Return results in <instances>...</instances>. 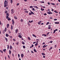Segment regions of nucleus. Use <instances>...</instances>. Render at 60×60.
Wrapping results in <instances>:
<instances>
[{"mask_svg": "<svg viewBox=\"0 0 60 60\" xmlns=\"http://www.w3.org/2000/svg\"><path fill=\"white\" fill-rule=\"evenodd\" d=\"M8 6V3L6 0H5L4 2V7H6Z\"/></svg>", "mask_w": 60, "mask_h": 60, "instance_id": "f257e3e1", "label": "nucleus"}, {"mask_svg": "<svg viewBox=\"0 0 60 60\" xmlns=\"http://www.w3.org/2000/svg\"><path fill=\"white\" fill-rule=\"evenodd\" d=\"M11 14H13L14 12V9H11Z\"/></svg>", "mask_w": 60, "mask_h": 60, "instance_id": "f03ea898", "label": "nucleus"}, {"mask_svg": "<svg viewBox=\"0 0 60 60\" xmlns=\"http://www.w3.org/2000/svg\"><path fill=\"white\" fill-rule=\"evenodd\" d=\"M47 13L49 14H50V15L51 14H53V13L51 11H50V12H47Z\"/></svg>", "mask_w": 60, "mask_h": 60, "instance_id": "7ed1b4c3", "label": "nucleus"}, {"mask_svg": "<svg viewBox=\"0 0 60 60\" xmlns=\"http://www.w3.org/2000/svg\"><path fill=\"white\" fill-rule=\"evenodd\" d=\"M51 26L50 25H49L48 26V29H50L51 28Z\"/></svg>", "mask_w": 60, "mask_h": 60, "instance_id": "20e7f679", "label": "nucleus"}, {"mask_svg": "<svg viewBox=\"0 0 60 60\" xmlns=\"http://www.w3.org/2000/svg\"><path fill=\"white\" fill-rule=\"evenodd\" d=\"M14 18L15 19H18V18L17 17V16H16V15H15L14 16Z\"/></svg>", "mask_w": 60, "mask_h": 60, "instance_id": "39448f33", "label": "nucleus"}, {"mask_svg": "<svg viewBox=\"0 0 60 60\" xmlns=\"http://www.w3.org/2000/svg\"><path fill=\"white\" fill-rule=\"evenodd\" d=\"M4 38L5 39L6 42H7V41H8V39H7V38H5V37H4Z\"/></svg>", "mask_w": 60, "mask_h": 60, "instance_id": "423d86ee", "label": "nucleus"}, {"mask_svg": "<svg viewBox=\"0 0 60 60\" xmlns=\"http://www.w3.org/2000/svg\"><path fill=\"white\" fill-rule=\"evenodd\" d=\"M30 11L31 12V14H34V13L32 12V11Z\"/></svg>", "mask_w": 60, "mask_h": 60, "instance_id": "0eeeda50", "label": "nucleus"}, {"mask_svg": "<svg viewBox=\"0 0 60 60\" xmlns=\"http://www.w3.org/2000/svg\"><path fill=\"white\" fill-rule=\"evenodd\" d=\"M21 57H22H22H24V54H23L22 53L21 54Z\"/></svg>", "mask_w": 60, "mask_h": 60, "instance_id": "6e6552de", "label": "nucleus"}, {"mask_svg": "<svg viewBox=\"0 0 60 60\" xmlns=\"http://www.w3.org/2000/svg\"><path fill=\"white\" fill-rule=\"evenodd\" d=\"M18 37H19L20 38H22V36H21L20 35H19L18 36Z\"/></svg>", "mask_w": 60, "mask_h": 60, "instance_id": "1a4fd4ad", "label": "nucleus"}, {"mask_svg": "<svg viewBox=\"0 0 60 60\" xmlns=\"http://www.w3.org/2000/svg\"><path fill=\"white\" fill-rule=\"evenodd\" d=\"M55 24H59V22H55Z\"/></svg>", "mask_w": 60, "mask_h": 60, "instance_id": "9d476101", "label": "nucleus"}, {"mask_svg": "<svg viewBox=\"0 0 60 60\" xmlns=\"http://www.w3.org/2000/svg\"><path fill=\"white\" fill-rule=\"evenodd\" d=\"M10 49L11 50L12 49V46L10 45Z\"/></svg>", "mask_w": 60, "mask_h": 60, "instance_id": "9b49d317", "label": "nucleus"}, {"mask_svg": "<svg viewBox=\"0 0 60 60\" xmlns=\"http://www.w3.org/2000/svg\"><path fill=\"white\" fill-rule=\"evenodd\" d=\"M41 21H40L38 22V25H40V24L41 23Z\"/></svg>", "mask_w": 60, "mask_h": 60, "instance_id": "f8f14e48", "label": "nucleus"}, {"mask_svg": "<svg viewBox=\"0 0 60 60\" xmlns=\"http://www.w3.org/2000/svg\"><path fill=\"white\" fill-rule=\"evenodd\" d=\"M34 51L35 52H37V51H36V49H34Z\"/></svg>", "mask_w": 60, "mask_h": 60, "instance_id": "ddd939ff", "label": "nucleus"}, {"mask_svg": "<svg viewBox=\"0 0 60 60\" xmlns=\"http://www.w3.org/2000/svg\"><path fill=\"white\" fill-rule=\"evenodd\" d=\"M3 51H4V52H6V49H3Z\"/></svg>", "mask_w": 60, "mask_h": 60, "instance_id": "4468645a", "label": "nucleus"}, {"mask_svg": "<svg viewBox=\"0 0 60 60\" xmlns=\"http://www.w3.org/2000/svg\"><path fill=\"white\" fill-rule=\"evenodd\" d=\"M7 28H8L9 27V24H8L7 25Z\"/></svg>", "mask_w": 60, "mask_h": 60, "instance_id": "2eb2a0df", "label": "nucleus"}, {"mask_svg": "<svg viewBox=\"0 0 60 60\" xmlns=\"http://www.w3.org/2000/svg\"><path fill=\"white\" fill-rule=\"evenodd\" d=\"M18 29H16L15 30V32L16 34L18 33Z\"/></svg>", "mask_w": 60, "mask_h": 60, "instance_id": "dca6fc26", "label": "nucleus"}, {"mask_svg": "<svg viewBox=\"0 0 60 60\" xmlns=\"http://www.w3.org/2000/svg\"><path fill=\"white\" fill-rule=\"evenodd\" d=\"M42 36H45V37H46L47 36V35L45 34H42Z\"/></svg>", "mask_w": 60, "mask_h": 60, "instance_id": "f3484780", "label": "nucleus"}, {"mask_svg": "<svg viewBox=\"0 0 60 60\" xmlns=\"http://www.w3.org/2000/svg\"><path fill=\"white\" fill-rule=\"evenodd\" d=\"M32 35L33 36H34V37H35V38H36V36L35 35H34V34H32Z\"/></svg>", "mask_w": 60, "mask_h": 60, "instance_id": "a211bd4d", "label": "nucleus"}, {"mask_svg": "<svg viewBox=\"0 0 60 60\" xmlns=\"http://www.w3.org/2000/svg\"><path fill=\"white\" fill-rule=\"evenodd\" d=\"M27 38L29 40H31V39H30V38L29 37H28Z\"/></svg>", "mask_w": 60, "mask_h": 60, "instance_id": "6ab92c4d", "label": "nucleus"}, {"mask_svg": "<svg viewBox=\"0 0 60 60\" xmlns=\"http://www.w3.org/2000/svg\"><path fill=\"white\" fill-rule=\"evenodd\" d=\"M9 55H11V51L10 50H9Z\"/></svg>", "mask_w": 60, "mask_h": 60, "instance_id": "aec40b11", "label": "nucleus"}, {"mask_svg": "<svg viewBox=\"0 0 60 60\" xmlns=\"http://www.w3.org/2000/svg\"><path fill=\"white\" fill-rule=\"evenodd\" d=\"M52 49L53 48L52 47H51L49 49V50H50L51 49Z\"/></svg>", "mask_w": 60, "mask_h": 60, "instance_id": "412c9836", "label": "nucleus"}, {"mask_svg": "<svg viewBox=\"0 0 60 60\" xmlns=\"http://www.w3.org/2000/svg\"><path fill=\"white\" fill-rule=\"evenodd\" d=\"M29 23H32V22H33V20L31 21H29Z\"/></svg>", "mask_w": 60, "mask_h": 60, "instance_id": "4be33fe9", "label": "nucleus"}, {"mask_svg": "<svg viewBox=\"0 0 60 60\" xmlns=\"http://www.w3.org/2000/svg\"><path fill=\"white\" fill-rule=\"evenodd\" d=\"M9 36V35L7 34H6V37H8Z\"/></svg>", "mask_w": 60, "mask_h": 60, "instance_id": "5701e85b", "label": "nucleus"}, {"mask_svg": "<svg viewBox=\"0 0 60 60\" xmlns=\"http://www.w3.org/2000/svg\"><path fill=\"white\" fill-rule=\"evenodd\" d=\"M38 44V43H36L35 44V46H37V45Z\"/></svg>", "mask_w": 60, "mask_h": 60, "instance_id": "b1692460", "label": "nucleus"}, {"mask_svg": "<svg viewBox=\"0 0 60 60\" xmlns=\"http://www.w3.org/2000/svg\"><path fill=\"white\" fill-rule=\"evenodd\" d=\"M5 30H4L5 32H6V31H7V28H5Z\"/></svg>", "mask_w": 60, "mask_h": 60, "instance_id": "393cba45", "label": "nucleus"}, {"mask_svg": "<svg viewBox=\"0 0 60 60\" xmlns=\"http://www.w3.org/2000/svg\"><path fill=\"white\" fill-rule=\"evenodd\" d=\"M11 30H12V29H13V26H12V25H11Z\"/></svg>", "mask_w": 60, "mask_h": 60, "instance_id": "a878e982", "label": "nucleus"}, {"mask_svg": "<svg viewBox=\"0 0 60 60\" xmlns=\"http://www.w3.org/2000/svg\"><path fill=\"white\" fill-rule=\"evenodd\" d=\"M41 54L42 56H45V54L44 53H42Z\"/></svg>", "mask_w": 60, "mask_h": 60, "instance_id": "bb28decb", "label": "nucleus"}, {"mask_svg": "<svg viewBox=\"0 0 60 60\" xmlns=\"http://www.w3.org/2000/svg\"><path fill=\"white\" fill-rule=\"evenodd\" d=\"M10 1H11V4H12V2H13V1L12 0H11Z\"/></svg>", "mask_w": 60, "mask_h": 60, "instance_id": "cd10ccee", "label": "nucleus"}, {"mask_svg": "<svg viewBox=\"0 0 60 60\" xmlns=\"http://www.w3.org/2000/svg\"><path fill=\"white\" fill-rule=\"evenodd\" d=\"M8 21L11 20V18H8Z\"/></svg>", "mask_w": 60, "mask_h": 60, "instance_id": "c85d7f7f", "label": "nucleus"}, {"mask_svg": "<svg viewBox=\"0 0 60 60\" xmlns=\"http://www.w3.org/2000/svg\"><path fill=\"white\" fill-rule=\"evenodd\" d=\"M54 12H56L57 13H58V12H57V11H54Z\"/></svg>", "mask_w": 60, "mask_h": 60, "instance_id": "c756f323", "label": "nucleus"}, {"mask_svg": "<svg viewBox=\"0 0 60 60\" xmlns=\"http://www.w3.org/2000/svg\"><path fill=\"white\" fill-rule=\"evenodd\" d=\"M6 15H7L8 16H9V14L8 13L6 14Z\"/></svg>", "mask_w": 60, "mask_h": 60, "instance_id": "7c9ffc66", "label": "nucleus"}, {"mask_svg": "<svg viewBox=\"0 0 60 60\" xmlns=\"http://www.w3.org/2000/svg\"><path fill=\"white\" fill-rule=\"evenodd\" d=\"M22 44H23V45H24V44H25V43H24V42L22 41Z\"/></svg>", "mask_w": 60, "mask_h": 60, "instance_id": "2f4dec72", "label": "nucleus"}, {"mask_svg": "<svg viewBox=\"0 0 60 60\" xmlns=\"http://www.w3.org/2000/svg\"><path fill=\"white\" fill-rule=\"evenodd\" d=\"M23 49H25L26 48V47L25 45H23Z\"/></svg>", "mask_w": 60, "mask_h": 60, "instance_id": "473e14b6", "label": "nucleus"}, {"mask_svg": "<svg viewBox=\"0 0 60 60\" xmlns=\"http://www.w3.org/2000/svg\"><path fill=\"white\" fill-rule=\"evenodd\" d=\"M9 49V45H8V47H7V49Z\"/></svg>", "mask_w": 60, "mask_h": 60, "instance_id": "72a5a7b5", "label": "nucleus"}, {"mask_svg": "<svg viewBox=\"0 0 60 60\" xmlns=\"http://www.w3.org/2000/svg\"><path fill=\"white\" fill-rule=\"evenodd\" d=\"M24 12H25V13H28V12L27 11H25Z\"/></svg>", "mask_w": 60, "mask_h": 60, "instance_id": "f704fd0d", "label": "nucleus"}, {"mask_svg": "<svg viewBox=\"0 0 60 60\" xmlns=\"http://www.w3.org/2000/svg\"><path fill=\"white\" fill-rule=\"evenodd\" d=\"M40 3H44V2L40 1Z\"/></svg>", "mask_w": 60, "mask_h": 60, "instance_id": "c9c22d12", "label": "nucleus"}, {"mask_svg": "<svg viewBox=\"0 0 60 60\" xmlns=\"http://www.w3.org/2000/svg\"><path fill=\"white\" fill-rule=\"evenodd\" d=\"M8 12L7 11H5V13H6V14H7V13H7Z\"/></svg>", "mask_w": 60, "mask_h": 60, "instance_id": "e433bc0d", "label": "nucleus"}, {"mask_svg": "<svg viewBox=\"0 0 60 60\" xmlns=\"http://www.w3.org/2000/svg\"><path fill=\"white\" fill-rule=\"evenodd\" d=\"M35 8H36L37 9H38V8L37 6H35Z\"/></svg>", "mask_w": 60, "mask_h": 60, "instance_id": "4c0bfd02", "label": "nucleus"}, {"mask_svg": "<svg viewBox=\"0 0 60 60\" xmlns=\"http://www.w3.org/2000/svg\"><path fill=\"white\" fill-rule=\"evenodd\" d=\"M29 15H32V14L31 13H29Z\"/></svg>", "mask_w": 60, "mask_h": 60, "instance_id": "58836bf2", "label": "nucleus"}, {"mask_svg": "<svg viewBox=\"0 0 60 60\" xmlns=\"http://www.w3.org/2000/svg\"><path fill=\"white\" fill-rule=\"evenodd\" d=\"M44 9H42V8H41V11H44Z\"/></svg>", "mask_w": 60, "mask_h": 60, "instance_id": "ea45409f", "label": "nucleus"}, {"mask_svg": "<svg viewBox=\"0 0 60 60\" xmlns=\"http://www.w3.org/2000/svg\"><path fill=\"white\" fill-rule=\"evenodd\" d=\"M18 57L19 58L20 57V55L19 54H18Z\"/></svg>", "mask_w": 60, "mask_h": 60, "instance_id": "a19ab883", "label": "nucleus"}, {"mask_svg": "<svg viewBox=\"0 0 60 60\" xmlns=\"http://www.w3.org/2000/svg\"><path fill=\"white\" fill-rule=\"evenodd\" d=\"M9 16H6V19H8V18H9Z\"/></svg>", "mask_w": 60, "mask_h": 60, "instance_id": "79ce46f5", "label": "nucleus"}, {"mask_svg": "<svg viewBox=\"0 0 60 60\" xmlns=\"http://www.w3.org/2000/svg\"><path fill=\"white\" fill-rule=\"evenodd\" d=\"M49 24V22H48L46 24V25H48Z\"/></svg>", "mask_w": 60, "mask_h": 60, "instance_id": "37998d69", "label": "nucleus"}, {"mask_svg": "<svg viewBox=\"0 0 60 60\" xmlns=\"http://www.w3.org/2000/svg\"><path fill=\"white\" fill-rule=\"evenodd\" d=\"M8 59H10V56H9V55H8Z\"/></svg>", "mask_w": 60, "mask_h": 60, "instance_id": "c03bdc74", "label": "nucleus"}, {"mask_svg": "<svg viewBox=\"0 0 60 60\" xmlns=\"http://www.w3.org/2000/svg\"><path fill=\"white\" fill-rule=\"evenodd\" d=\"M19 42H17V43H16V44H17V45H19Z\"/></svg>", "mask_w": 60, "mask_h": 60, "instance_id": "a18cd8bd", "label": "nucleus"}, {"mask_svg": "<svg viewBox=\"0 0 60 60\" xmlns=\"http://www.w3.org/2000/svg\"><path fill=\"white\" fill-rule=\"evenodd\" d=\"M33 8V6H30V8Z\"/></svg>", "mask_w": 60, "mask_h": 60, "instance_id": "49530a36", "label": "nucleus"}, {"mask_svg": "<svg viewBox=\"0 0 60 60\" xmlns=\"http://www.w3.org/2000/svg\"><path fill=\"white\" fill-rule=\"evenodd\" d=\"M12 22H14V20L13 19H12Z\"/></svg>", "mask_w": 60, "mask_h": 60, "instance_id": "de8ad7c7", "label": "nucleus"}, {"mask_svg": "<svg viewBox=\"0 0 60 60\" xmlns=\"http://www.w3.org/2000/svg\"><path fill=\"white\" fill-rule=\"evenodd\" d=\"M0 52H1L2 53H3V52L2 50H0Z\"/></svg>", "mask_w": 60, "mask_h": 60, "instance_id": "09e8293b", "label": "nucleus"}, {"mask_svg": "<svg viewBox=\"0 0 60 60\" xmlns=\"http://www.w3.org/2000/svg\"><path fill=\"white\" fill-rule=\"evenodd\" d=\"M54 21H56V20H57V19H54Z\"/></svg>", "mask_w": 60, "mask_h": 60, "instance_id": "8fccbe9b", "label": "nucleus"}, {"mask_svg": "<svg viewBox=\"0 0 60 60\" xmlns=\"http://www.w3.org/2000/svg\"><path fill=\"white\" fill-rule=\"evenodd\" d=\"M20 21H21V22H22V21H23V19H21L20 20Z\"/></svg>", "mask_w": 60, "mask_h": 60, "instance_id": "3c124183", "label": "nucleus"}, {"mask_svg": "<svg viewBox=\"0 0 60 60\" xmlns=\"http://www.w3.org/2000/svg\"><path fill=\"white\" fill-rule=\"evenodd\" d=\"M52 42H53V41H51L50 42V43H52Z\"/></svg>", "mask_w": 60, "mask_h": 60, "instance_id": "603ef678", "label": "nucleus"}, {"mask_svg": "<svg viewBox=\"0 0 60 60\" xmlns=\"http://www.w3.org/2000/svg\"><path fill=\"white\" fill-rule=\"evenodd\" d=\"M32 10H33V11H34V10H35L34 8H33L32 9Z\"/></svg>", "mask_w": 60, "mask_h": 60, "instance_id": "864d4df0", "label": "nucleus"}, {"mask_svg": "<svg viewBox=\"0 0 60 60\" xmlns=\"http://www.w3.org/2000/svg\"><path fill=\"white\" fill-rule=\"evenodd\" d=\"M51 39V37H49V39Z\"/></svg>", "mask_w": 60, "mask_h": 60, "instance_id": "5fc2aeb1", "label": "nucleus"}, {"mask_svg": "<svg viewBox=\"0 0 60 60\" xmlns=\"http://www.w3.org/2000/svg\"><path fill=\"white\" fill-rule=\"evenodd\" d=\"M43 48H45L46 47V46H43Z\"/></svg>", "mask_w": 60, "mask_h": 60, "instance_id": "6e6d98bb", "label": "nucleus"}, {"mask_svg": "<svg viewBox=\"0 0 60 60\" xmlns=\"http://www.w3.org/2000/svg\"><path fill=\"white\" fill-rule=\"evenodd\" d=\"M17 6H18V5H19V3H18L17 4Z\"/></svg>", "mask_w": 60, "mask_h": 60, "instance_id": "4d7b16f0", "label": "nucleus"}, {"mask_svg": "<svg viewBox=\"0 0 60 60\" xmlns=\"http://www.w3.org/2000/svg\"><path fill=\"white\" fill-rule=\"evenodd\" d=\"M55 32H56V31H55V30H54V31L53 34H54V33H55Z\"/></svg>", "mask_w": 60, "mask_h": 60, "instance_id": "13d9d810", "label": "nucleus"}, {"mask_svg": "<svg viewBox=\"0 0 60 60\" xmlns=\"http://www.w3.org/2000/svg\"><path fill=\"white\" fill-rule=\"evenodd\" d=\"M48 11H50V10H49V9H47Z\"/></svg>", "mask_w": 60, "mask_h": 60, "instance_id": "bf43d9fd", "label": "nucleus"}, {"mask_svg": "<svg viewBox=\"0 0 60 60\" xmlns=\"http://www.w3.org/2000/svg\"><path fill=\"white\" fill-rule=\"evenodd\" d=\"M55 30V31H58V29H56Z\"/></svg>", "mask_w": 60, "mask_h": 60, "instance_id": "052dcab7", "label": "nucleus"}, {"mask_svg": "<svg viewBox=\"0 0 60 60\" xmlns=\"http://www.w3.org/2000/svg\"><path fill=\"white\" fill-rule=\"evenodd\" d=\"M12 24L13 25L14 24V22H12Z\"/></svg>", "mask_w": 60, "mask_h": 60, "instance_id": "680f3d73", "label": "nucleus"}, {"mask_svg": "<svg viewBox=\"0 0 60 60\" xmlns=\"http://www.w3.org/2000/svg\"><path fill=\"white\" fill-rule=\"evenodd\" d=\"M31 47H32V48L34 47V45L33 44L32 45V46Z\"/></svg>", "mask_w": 60, "mask_h": 60, "instance_id": "e2e57ef3", "label": "nucleus"}, {"mask_svg": "<svg viewBox=\"0 0 60 60\" xmlns=\"http://www.w3.org/2000/svg\"><path fill=\"white\" fill-rule=\"evenodd\" d=\"M48 4L49 5H50V3L48 2Z\"/></svg>", "mask_w": 60, "mask_h": 60, "instance_id": "0e129e2a", "label": "nucleus"}, {"mask_svg": "<svg viewBox=\"0 0 60 60\" xmlns=\"http://www.w3.org/2000/svg\"><path fill=\"white\" fill-rule=\"evenodd\" d=\"M13 40H14V41H16V40H15V39H13Z\"/></svg>", "mask_w": 60, "mask_h": 60, "instance_id": "69168bd1", "label": "nucleus"}, {"mask_svg": "<svg viewBox=\"0 0 60 60\" xmlns=\"http://www.w3.org/2000/svg\"><path fill=\"white\" fill-rule=\"evenodd\" d=\"M52 5H55V4L54 3H52Z\"/></svg>", "mask_w": 60, "mask_h": 60, "instance_id": "338daca9", "label": "nucleus"}, {"mask_svg": "<svg viewBox=\"0 0 60 60\" xmlns=\"http://www.w3.org/2000/svg\"><path fill=\"white\" fill-rule=\"evenodd\" d=\"M44 15H47V14L46 13H45L44 14Z\"/></svg>", "mask_w": 60, "mask_h": 60, "instance_id": "774afa93", "label": "nucleus"}]
</instances>
